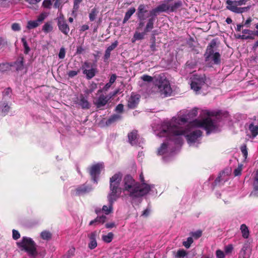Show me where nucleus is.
Here are the masks:
<instances>
[{
    "label": "nucleus",
    "mask_w": 258,
    "mask_h": 258,
    "mask_svg": "<svg viewBox=\"0 0 258 258\" xmlns=\"http://www.w3.org/2000/svg\"><path fill=\"white\" fill-rule=\"evenodd\" d=\"M24 58L23 57H21L20 59L18 60L16 64L17 66V70H22L24 65Z\"/></svg>",
    "instance_id": "51"
},
{
    "label": "nucleus",
    "mask_w": 258,
    "mask_h": 258,
    "mask_svg": "<svg viewBox=\"0 0 258 258\" xmlns=\"http://www.w3.org/2000/svg\"><path fill=\"white\" fill-rule=\"evenodd\" d=\"M113 235H114L112 232H109L107 235H104L102 236V240L106 243H110L112 240Z\"/></svg>",
    "instance_id": "37"
},
{
    "label": "nucleus",
    "mask_w": 258,
    "mask_h": 258,
    "mask_svg": "<svg viewBox=\"0 0 258 258\" xmlns=\"http://www.w3.org/2000/svg\"><path fill=\"white\" fill-rule=\"evenodd\" d=\"M140 99V96L139 94L132 93L127 100V107L130 109H134L137 107Z\"/></svg>",
    "instance_id": "12"
},
{
    "label": "nucleus",
    "mask_w": 258,
    "mask_h": 258,
    "mask_svg": "<svg viewBox=\"0 0 258 258\" xmlns=\"http://www.w3.org/2000/svg\"><path fill=\"white\" fill-rule=\"evenodd\" d=\"M13 238L15 240H17L20 237V234L18 231L13 229Z\"/></svg>",
    "instance_id": "57"
},
{
    "label": "nucleus",
    "mask_w": 258,
    "mask_h": 258,
    "mask_svg": "<svg viewBox=\"0 0 258 258\" xmlns=\"http://www.w3.org/2000/svg\"><path fill=\"white\" fill-rule=\"evenodd\" d=\"M66 55V51L64 48L62 47L60 49L59 53H58V57L60 59H63L65 57Z\"/></svg>",
    "instance_id": "59"
},
{
    "label": "nucleus",
    "mask_w": 258,
    "mask_h": 258,
    "mask_svg": "<svg viewBox=\"0 0 258 258\" xmlns=\"http://www.w3.org/2000/svg\"><path fill=\"white\" fill-rule=\"evenodd\" d=\"M148 6L144 4H141L139 6L136 13L139 20H145L146 18V14L148 13Z\"/></svg>",
    "instance_id": "15"
},
{
    "label": "nucleus",
    "mask_w": 258,
    "mask_h": 258,
    "mask_svg": "<svg viewBox=\"0 0 258 258\" xmlns=\"http://www.w3.org/2000/svg\"><path fill=\"white\" fill-rule=\"evenodd\" d=\"M92 190V187L91 185L85 183L79 185L73 190V193L76 196H80L89 193Z\"/></svg>",
    "instance_id": "10"
},
{
    "label": "nucleus",
    "mask_w": 258,
    "mask_h": 258,
    "mask_svg": "<svg viewBox=\"0 0 258 258\" xmlns=\"http://www.w3.org/2000/svg\"><path fill=\"white\" fill-rule=\"evenodd\" d=\"M99 234V232L94 231L88 235V237L90 241L88 244V247L90 249H93L97 247V243L96 239V237L98 236Z\"/></svg>",
    "instance_id": "18"
},
{
    "label": "nucleus",
    "mask_w": 258,
    "mask_h": 258,
    "mask_svg": "<svg viewBox=\"0 0 258 258\" xmlns=\"http://www.w3.org/2000/svg\"><path fill=\"white\" fill-rule=\"evenodd\" d=\"M168 146V145L166 143H162L158 150V154L159 155H163L167 153Z\"/></svg>",
    "instance_id": "30"
},
{
    "label": "nucleus",
    "mask_w": 258,
    "mask_h": 258,
    "mask_svg": "<svg viewBox=\"0 0 258 258\" xmlns=\"http://www.w3.org/2000/svg\"><path fill=\"white\" fill-rule=\"evenodd\" d=\"M124 106L122 104H118L115 107V111L118 113H122L123 111Z\"/></svg>",
    "instance_id": "62"
},
{
    "label": "nucleus",
    "mask_w": 258,
    "mask_h": 258,
    "mask_svg": "<svg viewBox=\"0 0 258 258\" xmlns=\"http://www.w3.org/2000/svg\"><path fill=\"white\" fill-rule=\"evenodd\" d=\"M79 72H80V70H78L77 71H75V70L70 71L68 72V75L69 76V78H73L75 76H77Z\"/></svg>",
    "instance_id": "50"
},
{
    "label": "nucleus",
    "mask_w": 258,
    "mask_h": 258,
    "mask_svg": "<svg viewBox=\"0 0 258 258\" xmlns=\"http://www.w3.org/2000/svg\"><path fill=\"white\" fill-rule=\"evenodd\" d=\"M83 74L86 75L87 80L92 79L97 73L98 70L96 68L92 67L90 69H83Z\"/></svg>",
    "instance_id": "19"
},
{
    "label": "nucleus",
    "mask_w": 258,
    "mask_h": 258,
    "mask_svg": "<svg viewBox=\"0 0 258 258\" xmlns=\"http://www.w3.org/2000/svg\"><path fill=\"white\" fill-rule=\"evenodd\" d=\"M47 14L45 13H41L38 17L36 21L38 22V23L40 24L46 18Z\"/></svg>",
    "instance_id": "48"
},
{
    "label": "nucleus",
    "mask_w": 258,
    "mask_h": 258,
    "mask_svg": "<svg viewBox=\"0 0 258 258\" xmlns=\"http://www.w3.org/2000/svg\"><path fill=\"white\" fill-rule=\"evenodd\" d=\"M182 6V3L181 1H177L173 4L169 5L170 11L172 12H176L177 10L180 8Z\"/></svg>",
    "instance_id": "26"
},
{
    "label": "nucleus",
    "mask_w": 258,
    "mask_h": 258,
    "mask_svg": "<svg viewBox=\"0 0 258 258\" xmlns=\"http://www.w3.org/2000/svg\"><path fill=\"white\" fill-rule=\"evenodd\" d=\"M249 9V7H238L236 12V14H242L246 12Z\"/></svg>",
    "instance_id": "56"
},
{
    "label": "nucleus",
    "mask_w": 258,
    "mask_h": 258,
    "mask_svg": "<svg viewBox=\"0 0 258 258\" xmlns=\"http://www.w3.org/2000/svg\"><path fill=\"white\" fill-rule=\"evenodd\" d=\"M187 254V253L184 249H180L177 251L175 257L177 258H183Z\"/></svg>",
    "instance_id": "40"
},
{
    "label": "nucleus",
    "mask_w": 258,
    "mask_h": 258,
    "mask_svg": "<svg viewBox=\"0 0 258 258\" xmlns=\"http://www.w3.org/2000/svg\"><path fill=\"white\" fill-rule=\"evenodd\" d=\"M141 79L144 81V82H151L153 81V78L152 77L148 75H144L141 77Z\"/></svg>",
    "instance_id": "49"
},
{
    "label": "nucleus",
    "mask_w": 258,
    "mask_h": 258,
    "mask_svg": "<svg viewBox=\"0 0 258 258\" xmlns=\"http://www.w3.org/2000/svg\"><path fill=\"white\" fill-rule=\"evenodd\" d=\"M97 88V84L94 82H92L89 86V89L88 90L89 93H92Z\"/></svg>",
    "instance_id": "54"
},
{
    "label": "nucleus",
    "mask_w": 258,
    "mask_h": 258,
    "mask_svg": "<svg viewBox=\"0 0 258 258\" xmlns=\"http://www.w3.org/2000/svg\"><path fill=\"white\" fill-rule=\"evenodd\" d=\"M249 130H250L253 138H255L258 135L257 125H254L253 123H251L249 125Z\"/></svg>",
    "instance_id": "32"
},
{
    "label": "nucleus",
    "mask_w": 258,
    "mask_h": 258,
    "mask_svg": "<svg viewBox=\"0 0 258 258\" xmlns=\"http://www.w3.org/2000/svg\"><path fill=\"white\" fill-rule=\"evenodd\" d=\"M198 115V109L197 108H194L191 110L187 114V116L188 117L189 119L192 118L197 116Z\"/></svg>",
    "instance_id": "42"
},
{
    "label": "nucleus",
    "mask_w": 258,
    "mask_h": 258,
    "mask_svg": "<svg viewBox=\"0 0 258 258\" xmlns=\"http://www.w3.org/2000/svg\"><path fill=\"white\" fill-rule=\"evenodd\" d=\"M123 192H127L132 199H137L146 195L151 190L150 185L147 183L140 184L136 181L131 175H126L123 179Z\"/></svg>",
    "instance_id": "1"
},
{
    "label": "nucleus",
    "mask_w": 258,
    "mask_h": 258,
    "mask_svg": "<svg viewBox=\"0 0 258 258\" xmlns=\"http://www.w3.org/2000/svg\"><path fill=\"white\" fill-rule=\"evenodd\" d=\"M158 10L160 12H166L170 10V6L166 4H162L157 7Z\"/></svg>",
    "instance_id": "38"
},
{
    "label": "nucleus",
    "mask_w": 258,
    "mask_h": 258,
    "mask_svg": "<svg viewBox=\"0 0 258 258\" xmlns=\"http://www.w3.org/2000/svg\"><path fill=\"white\" fill-rule=\"evenodd\" d=\"M246 250L247 246H243L239 253L238 258H249V255L246 253Z\"/></svg>",
    "instance_id": "34"
},
{
    "label": "nucleus",
    "mask_w": 258,
    "mask_h": 258,
    "mask_svg": "<svg viewBox=\"0 0 258 258\" xmlns=\"http://www.w3.org/2000/svg\"><path fill=\"white\" fill-rule=\"evenodd\" d=\"M106 220V217L104 215L101 216H97L95 219L90 222L89 225L90 226L93 225H97L100 223L103 224Z\"/></svg>",
    "instance_id": "22"
},
{
    "label": "nucleus",
    "mask_w": 258,
    "mask_h": 258,
    "mask_svg": "<svg viewBox=\"0 0 258 258\" xmlns=\"http://www.w3.org/2000/svg\"><path fill=\"white\" fill-rule=\"evenodd\" d=\"M54 4H53V7L55 9H58L59 8L61 9V0H53Z\"/></svg>",
    "instance_id": "58"
},
{
    "label": "nucleus",
    "mask_w": 258,
    "mask_h": 258,
    "mask_svg": "<svg viewBox=\"0 0 258 258\" xmlns=\"http://www.w3.org/2000/svg\"><path fill=\"white\" fill-rule=\"evenodd\" d=\"M17 245L22 250L26 252L29 256L35 258L37 256V245L31 238L24 236L20 241L17 242Z\"/></svg>",
    "instance_id": "3"
},
{
    "label": "nucleus",
    "mask_w": 258,
    "mask_h": 258,
    "mask_svg": "<svg viewBox=\"0 0 258 258\" xmlns=\"http://www.w3.org/2000/svg\"><path fill=\"white\" fill-rule=\"evenodd\" d=\"M154 19H149L147 21V23L144 28V31L142 33L136 32L134 34V37L137 40L143 39L145 35L151 31V30L154 28Z\"/></svg>",
    "instance_id": "7"
},
{
    "label": "nucleus",
    "mask_w": 258,
    "mask_h": 258,
    "mask_svg": "<svg viewBox=\"0 0 258 258\" xmlns=\"http://www.w3.org/2000/svg\"><path fill=\"white\" fill-rule=\"evenodd\" d=\"M192 124L194 126L203 128L208 135L216 128V124L210 117H207L202 120L195 119Z\"/></svg>",
    "instance_id": "5"
},
{
    "label": "nucleus",
    "mask_w": 258,
    "mask_h": 258,
    "mask_svg": "<svg viewBox=\"0 0 258 258\" xmlns=\"http://www.w3.org/2000/svg\"><path fill=\"white\" fill-rule=\"evenodd\" d=\"M213 61V63L214 64H219L221 62V55L219 52H215L213 54L210 58Z\"/></svg>",
    "instance_id": "27"
},
{
    "label": "nucleus",
    "mask_w": 258,
    "mask_h": 258,
    "mask_svg": "<svg viewBox=\"0 0 258 258\" xmlns=\"http://www.w3.org/2000/svg\"><path fill=\"white\" fill-rule=\"evenodd\" d=\"M107 102L106 98L104 95H101L97 100L96 105L97 108H100L105 106Z\"/></svg>",
    "instance_id": "24"
},
{
    "label": "nucleus",
    "mask_w": 258,
    "mask_h": 258,
    "mask_svg": "<svg viewBox=\"0 0 258 258\" xmlns=\"http://www.w3.org/2000/svg\"><path fill=\"white\" fill-rule=\"evenodd\" d=\"M202 231L201 230H198L191 233L192 236L194 237L195 239H198L202 236Z\"/></svg>",
    "instance_id": "53"
},
{
    "label": "nucleus",
    "mask_w": 258,
    "mask_h": 258,
    "mask_svg": "<svg viewBox=\"0 0 258 258\" xmlns=\"http://www.w3.org/2000/svg\"><path fill=\"white\" fill-rule=\"evenodd\" d=\"M21 42H22L23 47L24 48V53L27 54L29 52L30 48L28 46L26 38L25 37H22L21 38Z\"/></svg>",
    "instance_id": "39"
},
{
    "label": "nucleus",
    "mask_w": 258,
    "mask_h": 258,
    "mask_svg": "<svg viewBox=\"0 0 258 258\" xmlns=\"http://www.w3.org/2000/svg\"><path fill=\"white\" fill-rule=\"evenodd\" d=\"M136 12V9L135 8H130L125 14L123 20V23H125L131 18L132 15Z\"/></svg>",
    "instance_id": "28"
},
{
    "label": "nucleus",
    "mask_w": 258,
    "mask_h": 258,
    "mask_svg": "<svg viewBox=\"0 0 258 258\" xmlns=\"http://www.w3.org/2000/svg\"><path fill=\"white\" fill-rule=\"evenodd\" d=\"M240 150L244 159H246L248 156L247 148L246 144H243L240 147Z\"/></svg>",
    "instance_id": "41"
},
{
    "label": "nucleus",
    "mask_w": 258,
    "mask_h": 258,
    "mask_svg": "<svg viewBox=\"0 0 258 258\" xmlns=\"http://www.w3.org/2000/svg\"><path fill=\"white\" fill-rule=\"evenodd\" d=\"M85 51V49L83 48V47L81 45L78 46L76 50V54H83Z\"/></svg>",
    "instance_id": "61"
},
{
    "label": "nucleus",
    "mask_w": 258,
    "mask_h": 258,
    "mask_svg": "<svg viewBox=\"0 0 258 258\" xmlns=\"http://www.w3.org/2000/svg\"><path fill=\"white\" fill-rule=\"evenodd\" d=\"M12 29L15 31H18L21 30V27L18 23H15L12 25Z\"/></svg>",
    "instance_id": "63"
},
{
    "label": "nucleus",
    "mask_w": 258,
    "mask_h": 258,
    "mask_svg": "<svg viewBox=\"0 0 258 258\" xmlns=\"http://www.w3.org/2000/svg\"><path fill=\"white\" fill-rule=\"evenodd\" d=\"M118 43L117 40L115 41L113 43L111 44V45H110L107 48V49L111 51L117 47V46L118 45Z\"/></svg>",
    "instance_id": "60"
},
{
    "label": "nucleus",
    "mask_w": 258,
    "mask_h": 258,
    "mask_svg": "<svg viewBox=\"0 0 258 258\" xmlns=\"http://www.w3.org/2000/svg\"><path fill=\"white\" fill-rule=\"evenodd\" d=\"M121 116L118 114H114L111 115L109 118L106 121V125L107 126L110 125L112 123L120 120Z\"/></svg>",
    "instance_id": "21"
},
{
    "label": "nucleus",
    "mask_w": 258,
    "mask_h": 258,
    "mask_svg": "<svg viewBox=\"0 0 258 258\" xmlns=\"http://www.w3.org/2000/svg\"><path fill=\"white\" fill-rule=\"evenodd\" d=\"M193 239L191 237H189L187 238L186 241H183L182 244L184 246H185L186 248H188L190 247L191 244L193 242Z\"/></svg>",
    "instance_id": "43"
},
{
    "label": "nucleus",
    "mask_w": 258,
    "mask_h": 258,
    "mask_svg": "<svg viewBox=\"0 0 258 258\" xmlns=\"http://www.w3.org/2000/svg\"><path fill=\"white\" fill-rule=\"evenodd\" d=\"M10 109V106L5 102H0V112L3 116L7 115Z\"/></svg>",
    "instance_id": "23"
},
{
    "label": "nucleus",
    "mask_w": 258,
    "mask_h": 258,
    "mask_svg": "<svg viewBox=\"0 0 258 258\" xmlns=\"http://www.w3.org/2000/svg\"><path fill=\"white\" fill-rule=\"evenodd\" d=\"M40 24L36 21H29L27 23V28L29 30L37 27Z\"/></svg>",
    "instance_id": "36"
},
{
    "label": "nucleus",
    "mask_w": 258,
    "mask_h": 258,
    "mask_svg": "<svg viewBox=\"0 0 258 258\" xmlns=\"http://www.w3.org/2000/svg\"><path fill=\"white\" fill-rule=\"evenodd\" d=\"M242 170V165L239 164L238 167L234 169L233 174L235 176H239L241 174V171Z\"/></svg>",
    "instance_id": "45"
},
{
    "label": "nucleus",
    "mask_w": 258,
    "mask_h": 258,
    "mask_svg": "<svg viewBox=\"0 0 258 258\" xmlns=\"http://www.w3.org/2000/svg\"><path fill=\"white\" fill-rule=\"evenodd\" d=\"M159 13V11L158 10L157 7L152 9L150 11V18L149 19L154 18V21H155L156 19L155 17L157 16V14Z\"/></svg>",
    "instance_id": "47"
},
{
    "label": "nucleus",
    "mask_w": 258,
    "mask_h": 258,
    "mask_svg": "<svg viewBox=\"0 0 258 258\" xmlns=\"http://www.w3.org/2000/svg\"><path fill=\"white\" fill-rule=\"evenodd\" d=\"M79 104L83 109H89L90 107V103L82 95L80 96Z\"/></svg>",
    "instance_id": "25"
},
{
    "label": "nucleus",
    "mask_w": 258,
    "mask_h": 258,
    "mask_svg": "<svg viewBox=\"0 0 258 258\" xmlns=\"http://www.w3.org/2000/svg\"><path fill=\"white\" fill-rule=\"evenodd\" d=\"M110 54H111V51H109L106 49L105 51L104 55L103 56L104 61L106 62L108 60V59L109 58V57L110 56Z\"/></svg>",
    "instance_id": "55"
},
{
    "label": "nucleus",
    "mask_w": 258,
    "mask_h": 258,
    "mask_svg": "<svg viewBox=\"0 0 258 258\" xmlns=\"http://www.w3.org/2000/svg\"><path fill=\"white\" fill-rule=\"evenodd\" d=\"M209 80L205 75L195 76L190 83L191 89L196 92L199 91L203 85L208 83Z\"/></svg>",
    "instance_id": "6"
},
{
    "label": "nucleus",
    "mask_w": 258,
    "mask_h": 258,
    "mask_svg": "<svg viewBox=\"0 0 258 258\" xmlns=\"http://www.w3.org/2000/svg\"><path fill=\"white\" fill-rule=\"evenodd\" d=\"M98 13L99 11L96 8H94L91 9L89 14V18L91 22H93L96 19Z\"/></svg>",
    "instance_id": "29"
},
{
    "label": "nucleus",
    "mask_w": 258,
    "mask_h": 258,
    "mask_svg": "<svg viewBox=\"0 0 258 258\" xmlns=\"http://www.w3.org/2000/svg\"><path fill=\"white\" fill-rule=\"evenodd\" d=\"M216 256L217 258H224L225 254L223 251L218 249L216 251Z\"/></svg>",
    "instance_id": "64"
},
{
    "label": "nucleus",
    "mask_w": 258,
    "mask_h": 258,
    "mask_svg": "<svg viewBox=\"0 0 258 258\" xmlns=\"http://www.w3.org/2000/svg\"><path fill=\"white\" fill-rule=\"evenodd\" d=\"M253 189L255 190H258V169L254 175V181L253 183Z\"/></svg>",
    "instance_id": "44"
},
{
    "label": "nucleus",
    "mask_w": 258,
    "mask_h": 258,
    "mask_svg": "<svg viewBox=\"0 0 258 258\" xmlns=\"http://www.w3.org/2000/svg\"><path fill=\"white\" fill-rule=\"evenodd\" d=\"M159 91L165 96L169 95L171 92V89L170 84L168 81L166 79L161 80L159 81L158 84H157Z\"/></svg>",
    "instance_id": "9"
},
{
    "label": "nucleus",
    "mask_w": 258,
    "mask_h": 258,
    "mask_svg": "<svg viewBox=\"0 0 258 258\" xmlns=\"http://www.w3.org/2000/svg\"><path fill=\"white\" fill-rule=\"evenodd\" d=\"M162 132L166 134V136L171 140H175V143L177 144H181L182 140L180 135H185V131L180 128L177 125L168 124L166 128H163Z\"/></svg>",
    "instance_id": "4"
},
{
    "label": "nucleus",
    "mask_w": 258,
    "mask_h": 258,
    "mask_svg": "<svg viewBox=\"0 0 258 258\" xmlns=\"http://www.w3.org/2000/svg\"><path fill=\"white\" fill-rule=\"evenodd\" d=\"M206 115L209 117L210 116H215L218 120H220L222 117H227L228 115L227 111H207Z\"/></svg>",
    "instance_id": "16"
},
{
    "label": "nucleus",
    "mask_w": 258,
    "mask_h": 258,
    "mask_svg": "<svg viewBox=\"0 0 258 258\" xmlns=\"http://www.w3.org/2000/svg\"><path fill=\"white\" fill-rule=\"evenodd\" d=\"M226 9L233 13H236L238 6L236 1L227 0L225 2Z\"/></svg>",
    "instance_id": "20"
},
{
    "label": "nucleus",
    "mask_w": 258,
    "mask_h": 258,
    "mask_svg": "<svg viewBox=\"0 0 258 258\" xmlns=\"http://www.w3.org/2000/svg\"><path fill=\"white\" fill-rule=\"evenodd\" d=\"M240 230L242 233V237L244 238H247L249 236V230L248 227L245 224H242L240 226Z\"/></svg>",
    "instance_id": "31"
},
{
    "label": "nucleus",
    "mask_w": 258,
    "mask_h": 258,
    "mask_svg": "<svg viewBox=\"0 0 258 258\" xmlns=\"http://www.w3.org/2000/svg\"><path fill=\"white\" fill-rule=\"evenodd\" d=\"M202 135V131L200 130H195L186 135L185 137L188 143H194L197 141Z\"/></svg>",
    "instance_id": "14"
},
{
    "label": "nucleus",
    "mask_w": 258,
    "mask_h": 258,
    "mask_svg": "<svg viewBox=\"0 0 258 258\" xmlns=\"http://www.w3.org/2000/svg\"><path fill=\"white\" fill-rule=\"evenodd\" d=\"M42 30L45 33H47L52 31L53 27L51 25V23L47 22L45 23V24L42 27Z\"/></svg>",
    "instance_id": "33"
},
{
    "label": "nucleus",
    "mask_w": 258,
    "mask_h": 258,
    "mask_svg": "<svg viewBox=\"0 0 258 258\" xmlns=\"http://www.w3.org/2000/svg\"><path fill=\"white\" fill-rule=\"evenodd\" d=\"M216 46V41L215 39H213L210 43L208 45L206 52L205 53V60L206 61H210V58L213 54H214V48Z\"/></svg>",
    "instance_id": "13"
},
{
    "label": "nucleus",
    "mask_w": 258,
    "mask_h": 258,
    "mask_svg": "<svg viewBox=\"0 0 258 258\" xmlns=\"http://www.w3.org/2000/svg\"><path fill=\"white\" fill-rule=\"evenodd\" d=\"M122 174L118 172L114 174L109 180L110 192L107 196L109 202L108 207L103 206L102 211L105 214L108 215L112 212L113 204L120 197L121 193V188L120 187L122 180Z\"/></svg>",
    "instance_id": "2"
},
{
    "label": "nucleus",
    "mask_w": 258,
    "mask_h": 258,
    "mask_svg": "<svg viewBox=\"0 0 258 258\" xmlns=\"http://www.w3.org/2000/svg\"><path fill=\"white\" fill-rule=\"evenodd\" d=\"M102 168V165L100 163H97L93 165L89 169V173L94 182H97V176L101 173V169Z\"/></svg>",
    "instance_id": "11"
},
{
    "label": "nucleus",
    "mask_w": 258,
    "mask_h": 258,
    "mask_svg": "<svg viewBox=\"0 0 258 258\" xmlns=\"http://www.w3.org/2000/svg\"><path fill=\"white\" fill-rule=\"evenodd\" d=\"M52 5V2L51 0H44L42 3V6L47 9H50Z\"/></svg>",
    "instance_id": "52"
},
{
    "label": "nucleus",
    "mask_w": 258,
    "mask_h": 258,
    "mask_svg": "<svg viewBox=\"0 0 258 258\" xmlns=\"http://www.w3.org/2000/svg\"><path fill=\"white\" fill-rule=\"evenodd\" d=\"M128 143L132 146L136 145L138 142L139 135L136 130H134L127 135Z\"/></svg>",
    "instance_id": "17"
},
{
    "label": "nucleus",
    "mask_w": 258,
    "mask_h": 258,
    "mask_svg": "<svg viewBox=\"0 0 258 258\" xmlns=\"http://www.w3.org/2000/svg\"><path fill=\"white\" fill-rule=\"evenodd\" d=\"M57 20L59 30L63 34L68 35L70 29L65 20L64 16L62 14H60V16L57 17Z\"/></svg>",
    "instance_id": "8"
},
{
    "label": "nucleus",
    "mask_w": 258,
    "mask_h": 258,
    "mask_svg": "<svg viewBox=\"0 0 258 258\" xmlns=\"http://www.w3.org/2000/svg\"><path fill=\"white\" fill-rule=\"evenodd\" d=\"M40 236L42 239L48 240L51 239L52 234L49 231L45 230L41 233Z\"/></svg>",
    "instance_id": "35"
},
{
    "label": "nucleus",
    "mask_w": 258,
    "mask_h": 258,
    "mask_svg": "<svg viewBox=\"0 0 258 258\" xmlns=\"http://www.w3.org/2000/svg\"><path fill=\"white\" fill-rule=\"evenodd\" d=\"M83 0H74L73 9L74 12H77L80 8V5Z\"/></svg>",
    "instance_id": "46"
}]
</instances>
